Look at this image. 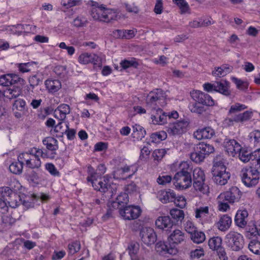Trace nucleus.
Instances as JSON below:
<instances>
[{"mask_svg": "<svg viewBox=\"0 0 260 260\" xmlns=\"http://www.w3.org/2000/svg\"><path fill=\"white\" fill-rule=\"evenodd\" d=\"M239 158L244 162H247L252 159V152L246 148L241 146V149L238 152Z\"/></svg>", "mask_w": 260, "mask_h": 260, "instance_id": "7c9ffc66", "label": "nucleus"}, {"mask_svg": "<svg viewBox=\"0 0 260 260\" xmlns=\"http://www.w3.org/2000/svg\"><path fill=\"white\" fill-rule=\"evenodd\" d=\"M157 197L161 203L166 204L175 200V193L170 189L161 190L158 192Z\"/></svg>", "mask_w": 260, "mask_h": 260, "instance_id": "aec40b11", "label": "nucleus"}, {"mask_svg": "<svg viewBox=\"0 0 260 260\" xmlns=\"http://www.w3.org/2000/svg\"><path fill=\"white\" fill-rule=\"evenodd\" d=\"M91 16L95 20L109 23L116 19L117 14L112 10L106 9L104 7H95L92 8Z\"/></svg>", "mask_w": 260, "mask_h": 260, "instance_id": "423d86ee", "label": "nucleus"}, {"mask_svg": "<svg viewBox=\"0 0 260 260\" xmlns=\"http://www.w3.org/2000/svg\"><path fill=\"white\" fill-rule=\"evenodd\" d=\"M214 135V129L210 127L199 129L193 134L194 137L199 140L204 139H211Z\"/></svg>", "mask_w": 260, "mask_h": 260, "instance_id": "b1692460", "label": "nucleus"}, {"mask_svg": "<svg viewBox=\"0 0 260 260\" xmlns=\"http://www.w3.org/2000/svg\"><path fill=\"white\" fill-rule=\"evenodd\" d=\"M34 64L33 62H28L26 63H22L18 64V69L21 73H27L31 71V67Z\"/></svg>", "mask_w": 260, "mask_h": 260, "instance_id": "bf43d9fd", "label": "nucleus"}, {"mask_svg": "<svg viewBox=\"0 0 260 260\" xmlns=\"http://www.w3.org/2000/svg\"><path fill=\"white\" fill-rule=\"evenodd\" d=\"M252 116V112L250 111H246L242 113L232 116L231 117H228L224 120L225 124L229 126L232 125L234 122H244L250 119Z\"/></svg>", "mask_w": 260, "mask_h": 260, "instance_id": "4468645a", "label": "nucleus"}, {"mask_svg": "<svg viewBox=\"0 0 260 260\" xmlns=\"http://www.w3.org/2000/svg\"><path fill=\"white\" fill-rule=\"evenodd\" d=\"M248 212L246 210H238L235 217V222L237 226L244 228L247 224Z\"/></svg>", "mask_w": 260, "mask_h": 260, "instance_id": "5701e85b", "label": "nucleus"}, {"mask_svg": "<svg viewBox=\"0 0 260 260\" xmlns=\"http://www.w3.org/2000/svg\"><path fill=\"white\" fill-rule=\"evenodd\" d=\"M225 151L229 155L235 156L241 149V145L234 139H225L224 142Z\"/></svg>", "mask_w": 260, "mask_h": 260, "instance_id": "2eb2a0df", "label": "nucleus"}, {"mask_svg": "<svg viewBox=\"0 0 260 260\" xmlns=\"http://www.w3.org/2000/svg\"><path fill=\"white\" fill-rule=\"evenodd\" d=\"M225 166L221 162H216L214 164L212 174L213 180L216 184L224 185L230 178V173L226 171Z\"/></svg>", "mask_w": 260, "mask_h": 260, "instance_id": "0eeeda50", "label": "nucleus"}, {"mask_svg": "<svg viewBox=\"0 0 260 260\" xmlns=\"http://www.w3.org/2000/svg\"><path fill=\"white\" fill-rule=\"evenodd\" d=\"M204 254L205 252L204 249L202 247H199V248L191 251L190 256L192 259H198L204 256Z\"/></svg>", "mask_w": 260, "mask_h": 260, "instance_id": "864d4df0", "label": "nucleus"}, {"mask_svg": "<svg viewBox=\"0 0 260 260\" xmlns=\"http://www.w3.org/2000/svg\"><path fill=\"white\" fill-rule=\"evenodd\" d=\"M184 229L190 235L194 232H196V230H197V227L194 225L193 222L189 220L186 221L185 223Z\"/></svg>", "mask_w": 260, "mask_h": 260, "instance_id": "680f3d73", "label": "nucleus"}, {"mask_svg": "<svg viewBox=\"0 0 260 260\" xmlns=\"http://www.w3.org/2000/svg\"><path fill=\"white\" fill-rule=\"evenodd\" d=\"M54 72L55 74L61 78L66 77L67 71L65 66H58L54 68Z\"/></svg>", "mask_w": 260, "mask_h": 260, "instance_id": "6e6d98bb", "label": "nucleus"}, {"mask_svg": "<svg viewBox=\"0 0 260 260\" xmlns=\"http://www.w3.org/2000/svg\"><path fill=\"white\" fill-rule=\"evenodd\" d=\"M87 22L86 18L82 16H78L73 20V25L77 27H83Z\"/></svg>", "mask_w": 260, "mask_h": 260, "instance_id": "8fccbe9b", "label": "nucleus"}, {"mask_svg": "<svg viewBox=\"0 0 260 260\" xmlns=\"http://www.w3.org/2000/svg\"><path fill=\"white\" fill-rule=\"evenodd\" d=\"M166 94L160 89H156L149 93L146 97V102L148 107L155 110L160 107L166 105Z\"/></svg>", "mask_w": 260, "mask_h": 260, "instance_id": "20e7f679", "label": "nucleus"}, {"mask_svg": "<svg viewBox=\"0 0 260 260\" xmlns=\"http://www.w3.org/2000/svg\"><path fill=\"white\" fill-rule=\"evenodd\" d=\"M23 85L25 80L16 74H6L0 76V85L9 86L15 84Z\"/></svg>", "mask_w": 260, "mask_h": 260, "instance_id": "9b49d317", "label": "nucleus"}, {"mask_svg": "<svg viewBox=\"0 0 260 260\" xmlns=\"http://www.w3.org/2000/svg\"><path fill=\"white\" fill-rule=\"evenodd\" d=\"M40 157L42 158L48 157L46 150L33 147L30 148L28 152L19 154L18 158L21 161H23L24 165L27 168L34 169H38L41 166Z\"/></svg>", "mask_w": 260, "mask_h": 260, "instance_id": "f03ea898", "label": "nucleus"}, {"mask_svg": "<svg viewBox=\"0 0 260 260\" xmlns=\"http://www.w3.org/2000/svg\"><path fill=\"white\" fill-rule=\"evenodd\" d=\"M78 61L83 64H86L89 63H92L94 64L99 63L100 61V57L95 54L84 52L81 53L78 57Z\"/></svg>", "mask_w": 260, "mask_h": 260, "instance_id": "a211bd4d", "label": "nucleus"}, {"mask_svg": "<svg viewBox=\"0 0 260 260\" xmlns=\"http://www.w3.org/2000/svg\"><path fill=\"white\" fill-rule=\"evenodd\" d=\"M251 142H253L255 146L260 145V131L255 130L249 134V135Z\"/></svg>", "mask_w": 260, "mask_h": 260, "instance_id": "49530a36", "label": "nucleus"}, {"mask_svg": "<svg viewBox=\"0 0 260 260\" xmlns=\"http://www.w3.org/2000/svg\"><path fill=\"white\" fill-rule=\"evenodd\" d=\"M188 123L186 121H178L170 123L167 127V132L171 136L181 135L186 131Z\"/></svg>", "mask_w": 260, "mask_h": 260, "instance_id": "ddd939ff", "label": "nucleus"}, {"mask_svg": "<svg viewBox=\"0 0 260 260\" xmlns=\"http://www.w3.org/2000/svg\"><path fill=\"white\" fill-rule=\"evenodd\" d=\"M81 245L80 242L78 241H74L68 245L69 253L71 255H73L79 251Z\"/></svg>", "mask_w": 260, "mask_h": 260, "instance_id": "09e8293b", "label": "nucleus"}, {"mask_svg": "<svg viewBox=\"0 0 260 260\" xmlns=\"http://www.w3.org/2000/svg\"><path fill=\"white\" fill-rule=\"evenodd\" d=\"M241 176L243 183L249 187L256 185L259 179V174L257 170L252 167L242 169Z\"/></svg>", "mask_w": 260, "mask_h": 260, "instance_id": "6e6552de", "label": "nucleus"}, {"mask_svg": "<svg viewBox=\"0 0 260 260\" xmlns=\"http://www.w3.org/2000/svg\"><path fill=\"white\" fill-rule=\"evenodd\" d=\"M82 4V0H62L61 5L67 8H71Z\"/></svg>", "mask_w": 260, "mask_h": 260, "instance_id": "4d7b16f0", "label": "nucleus"}, {"mask_svg": "<svg viewBox=\"0 0 260 260\" xmlns=\"http://www.w3.org/2000/svg\"><path fill=\"white\" fill-rule=\"evenodd\" d=\"M174 224L173 221L169 216H159L155 221L156 227L166 231H171Z\"/></svg>", "mask_w": 260, "mask_h": 260, "instance_id": "dca6fc26", "label": "nucleus"}, {"mask_svg": "<svg viewBox=\"0 0 260 260\" xmlns=\"http://www.w3.org/2000/svg\"><path fill=\"white\" fill-rule=\"evenodd\" d=\"M190 238L194 243L200 244L205 240L206 236L204 232L197 230L196 232L190 235Z\"/></svg>", "mask_w": 260, "mask_h": 260, "instance_id": "ea45409f", "label": "nucleus"}, {"mask_svg": "<svg viewBox=\"0 0 260 260\" xmlns=\"http://www.w3.org/2000/svg\"><path fill=\"white\" fill-rule=\"evenodd\" d=\"M42 82V80L38 75H34L29 77V83L30 86L34 88Z\"/></svg>", "mask_w": 260, "mask_h": 260, "instance_id": "69168bd1", "label": "nucleus"}, {"mask_svg": "<svg viewBox=\"0 0 260 260\" xmlns=\"http://www.w3.org/2000/svg\"><path fill=\"white\" fill-rule=\"evenodd\" d=\"M91 184L95 190L101 192L106 193L108 192L111 183L110 182V178L107 176H105L100 180L95 179V181Z\"/></svg>", "mask_w": 260, "mask_h": 260, "instance_id": "f3484780", "label": "nucleus"}, {"mask_svg": "<svg viewBox=\"0 0 260 260\" xmlns=\"http://www.w3.org/2000/svg\"><path fill=\"white\" fill-rule=\"evenodd\" d=\"M209 208L208 206L200 207L195 210V217L201 220L205 219L209 214Z\"/></svg>", "mask_w": 260, "mask_h": 260, "instance_id": "58836bf2", "label": "nucleus"}, {"mask_svg": "<svg viewBox=\"0 0 260 260\" xmlns=\"http://www.w3.org/2000/svg\"><path fill=\"white\" fill-rule=\"evenodd\" d=\"M193 180H205V175L203 170L200 168H196L193 172Z\"/></svg>", "mask_w": 260, "mask_h": 260, "instance_id": "5fc2aeb1", "label": "nucleus"}, {"mask_svg": "<svg viewBox=\"0 0 260 260\" xmlns=\"http://www.w3.org/2000/svg\"><path fill=\"white\" fill-rule=\"evenodd\" d=\"M222 239L219 236H214L208 240L209 248L213 251H216L222 248Z\"/></svg>", "mask_w": 260, "mask_h": 260, "instance_id": "c85d7f7f", "label": "nucleus"}, {"mask_svg": "<svg viewBox=\"0 0 260 260\" xmlns=\"http://www.w3.org/2000/svg\"><path fill=\"white\" fill-rule=\"evenodd\" d=\"M120 215L125 220H132L137 218L141 214V209L138 206H125L123 208H119Z\"/></svg>", "mask_w": 260, "mask_h": 260, "instance_id": "9d476101", "label": "nucleus"}, {"mask_svg": "<svg viewBox=\"0 0 260 260\" xmlns=\"http://www.w3.org/2000/svg\"><path fill=\"white\" fill-rule=\"evenodd\" d=\"M153 110L151 118L154 124H163L167 122V113L164 112L160 108Z\"/></svg>", "mask_w": 260, "mask_h": 260, "instance_id": "6ab92c4d", "label": "nucleus"}, {"mask_svg": "<svg viewBox=\"0 0 260 260\" xmlns=\"http://www.w3.org/2000/svg\"><path fill=\"white\" fill-rule=\"evenodd\" d=\"M128 202V194L126 192L120 193L116 198V202L119 205H121L122 207L125 206Z\"/></svg>", "mask_w": 260, "mask_h": 260, "instance_id": "3c124183", "label": "nucleus"}, {"mask_svg": "<svg viewBox=\"0 0 260 260\" xmlns=\"http://www.w3.org/2000/svg\"><path fill=\"white\" fill-rule=\"evenodd\" d=\"M22 93V88L20 86H13L12 88L7 89L4 92V95L9 99L18 98Z\"/></svg>", "mask_w": 260, "mask_h": 260, "instance_id": "cd10ccee", "label": "nucleus"}, {"mask_svg": "<svg viewBox=\"0 0 260 260\" xmlns=\"http://www.w3.org/2000/svg\"><path fill=\"white\" fill-rule=\"evenodd\" d=\"M242 192L236 186L231 187L229 190L221 193L218 197V200H225L229 203H234L239 201L241 197Z\"/></svg>", "mask_w": 260, "mask_h": 260, "instance_id": "1a4fd4ad", "label": "nucleus"}, {"mask_svg": "<svg viewBox=\"0 0 260 260\" xmlns=\"http://www.w3.org/2000/svg\"><path fill=\"white\" fill-rule=\"evenodd\" d=\"M185 240L184 233L179 229H175L168 237V240L173 244H179L183 242Z\"/></svg>", "mask_w": 260, "mask_h": 260, "instance_id": "412c9836", "label": "nucleus"}, {"mask_svg": "<svg viewBox=\"0 0 260 260\" xmlns=\"http://www.w3.org/2000/svg\"><path fill=\"white\" fill-rule=\"evenodd\" d=\"M166 151L164 149H158L155 150L153 153L152 156L155 160H160L165 156Z\"/></svg>", "mask_w": 260, "mask_h": 260, "instance_id": "0e129e2a", "label": "nucleus"}, {"mask_svg": "<svg viewBox=\"0 0 260 260\" xmlns=\"http://www.w3.org/2000/svg\"><path fill=\"white\" fill-rule=\"evenodd\" d=\"M167 138V132L160 131L158 133H153L150 136L151 141L154 143H157L165 140Z\"/></svg>", "mask_w": 260, "mask_h": 260, "instance_id": "a19ab883", "label": "nucleus"}, {"mask_svg": "<svg viewBox=\"0 0 260 260\" xmlns=\"http://www.w3.org/2000/svg\"><path fill=\"white\" fill-rule=\"evenodd\" d=\"M140 236L142 242L148 246L153 244L157 240L156 234L151 228H143L140 231Z\"/></svg>", "mask_w": 260, "mask_h": 260, "instance_id": "f8f14e48", "label": "nucleus"}, {"mask_svg": "<svg viewBox=\"0 0 260 260\" xmlns=\"http://www.w3.org/2000/svg\"><path fill=\"white\" fill-rule=\"evenodd\" d=\"M13 109L16 110L22 113H26L27 110L25 101L21 99L15 100L13 105Z\"/></svg>", "mask_w": 260, "mask_h": 260, "instance_id": "4c0bfd02", "label": "nucleus"}, {"mask_svg": "<svg viewBox=\"0 0 260 260\" xmlns=\"http://www.w3.org/2000/svg\"><path fill=\"white\" fill-rule=\"evenodd\" d=\"M225 243L230 250L234 251H239L244 246V238L243 236L235 231L229 232L224 238Z\"/></svg>", "mask_w": 260, "mask_h": 260, "instance_id": "39448f33", "label": "nucleus"}, {"mask_svg": "<svg viewBox=\"0 0 260 260\" xmlns=\"http://www.w3.org/2000/svg\"><path fill=\"white\" fill-rule=\"evenodd\" d=\"M248 248L252 253L257 255L260 254V241L257 240L250 241L248 244Z\"/></svg>", "mask_w": 260, "mask_h": 260, "instance_id": "a18cd8bd", "label": "nucleus"}, {"mask_svg": "<svg viewBox=\"0 0 260 260\" xmlns=\"http://www.w3.org/2000/svg\"><path fill=\"white\" fill-rule=\"evenodd\" d=\"M232 222V218L230 216L226 214L223 215L220 217L219 221L217 222L216 226L219 231L225 232L231 227Z\"/></svg>", "mask_w": 260, "mask_h": 260, "instance_id": "a878e982", "label": "nucleus"}, {"mask_svg": "<svg viewBox=\"0 0 260 260\" xmlns=\"http://www.w3.org/2000/svg\"><path fill=\"white\" fill-rule=\"evenodd\" d=\"M190 157L193 161L196 163L203 161L205 158L200 150H197V147L196 146L194 148V152L190 153Z\"/></svg>", "mask_w": 260, "mask_h": 260, "instance_id": "79ce46f5", "label": "nucleus"}, {"mask_svg": "<svg viewBox=\"0 0 260 260\" xmlns=\"http://www.w3.org/2000/svg\"><path fill=\"white\" fill-rule=\"evenodd\" d=\"M133 132L132 136L137 140H141L144 138L146 131L144 128L139 124H136L133 126Z\"/></svg>", "mask_w": 260, "mask_h": 260, "instance_id": "2f4dec72", "label": "nucleus"}, {"mask_svg": "<svg viewBox=\"0 0 260 260\" xmlns=\"http://www.w3.org/2000/svg\"><path fill=\"white\" fill-rule=\"evenodd\" d=\"M18 159L17 162H12L9 166V170L11 172L14 174H20L22 172L23 167L24 165L23 161H21Z\"/></svg>", "mask_w": 260, "mask_h": 260, "instance_id": "e433bc0d", "label": "nucleus"}, {"mask_svg": "<svg viewBox=\"0 0 260 260\" xmlns=\"http://www.w3.org/2000/svg\"><path fill=\"white\" fill-rule=\"evenodd\" d=\"M13 199H11L9 201V205L12 208H15L18 207L19 205L20 197L16 192L13 193V195L11 197Z\"/></svg>", "mask_w": 260, "mask_h": 260, "instance_id": "338daca9", "label": "nucleus"}, {"mask_svg": "<svg viewBox=\"0 0 260 260\" xmlns=\"http://www.w3.org/2000/svg\"><path fill=\"white\" fill-rule=\"evenodd\" d=\"M87 173L88 176L87 177V180L88 182L92 183L96 179L97 173L95 172L94 169L91 166H89L87 167Z\"/></svg>", "mask_w": 260, "mask_h": 260, "instance_id": "13d9d810", "label": "nucleus"}, {"mask_svg": "<svg viewBox=\"0 0 260 260\" xmlns=\"http://www.w3.org/2000/svg\"><path fill=\"white\" fill-rule=\"evenodd\" d=\"M43 143L49 150L56 151L58 148L57 140L53 137L46 138L43 141Z\"/></svg>", "mask_w": 260, "mask_h": 260, "instance_id": "c9c22d12", "label": "nucleus"}, {"mask_svg": "<svg viewBox=\"0 0 260 260\" xmlns=\"http://www.w3.org/2000/svg\"><path fill=\"white\" fill-rule=\"evenodd\" d=\"M252 165L257 170L260 169V149L252 152Z\"/></svg>", "mask_w": 260, "mask_h": 260, "instance_id": "de8ad7c7", "label": "nucleus"}, {"mask_svg": "<svg viewBox=\"0 0 260 260\" xmlns=\"http://www.w3.org/2000/svg\"><path fill=\"white\" fill-rule=\"evenodd\" d=\"M120 66L123 69H126L130 67L137 68L139 66V63L135 58H132L130 60L125 59L120 62Z\"/></svg>", "mask_w": 260, "mask_h": 260, "instance_id": "c03bdc74", "label": "nucleus"}, {"mask_svg": "<svg viewBox=\"0 0 260 260\" xmlns=\"http://www.w3.org/2000/svg\"><path fill=\"white\" fill-rule=\"evenodd\" d=\"M45 85L49 92L51 93L57 92L61 87V83L58 80H47Z\"/></svg>", "mask_w": 260, "mask_h": 260, "instance_id": "c756f323", "label": "nucleus"}, {"mask_svg": "<svg viewBox=\"0 0 260 260\" xmlns=\"http://www.w3.org/2000/svg\"><path fill=\"white\" fill-rule=\"evenodd\" d=\"M15 192L13 191L10 187L4 186L0 187V194L3 198L6 197H11L13 193Z\"/></svg>", "mask_w": 260, "mask_h": 260, "instance_id": "e2e57ef3", "label": "nucleus"}, {"mask_svg": "<svg viewBox=\"0 0 260 260\" xmlns=\"http://www.w3.org/2000/svg\"><path fill=\"white\" fill-rule=\"evenodd\" d=\"M180 9L182 13H185L188 9V5L185 0H173Z\"/></svg>", "mask_w": 260, "mask_h": 260, "instance_id": "052dcab7", "label": "nucleus"}, {"mask_svg": "<svg viewBox=\"0 0 260 260\" xmlns=\"http://www.w3.org/2000/svg\"><path fill=\"white\" fill-rule=\"evenodd\" d=\"M191 170L186 161H182L179 166V171L174 176V184L176 189L185 190L191 186L192 180Z\"/></svg>", "mask_w": 260, "mask_h": 260, "instance_id": "7ed1b4c3", "label": "nucleus"}, {"mask_svg": "<svg viewBox=\"0 0 260 260\" xmlns=\"http://www.w3.org/2000/svg\"><path fill=\"white\" fill-rule=\"evenodd\" d=\"M172 217L177 222H181L184 218V213L183 210L177 208L172 209L170 212Z\"/></svg>", "mask_w": 260, "mask_h": 260, "instance_id": "37998d69", "label": "nucleus"}, {"mask_svg": "<svg viewBox=\"0 0 260 260\" xmlns=\"http://www.w3.org/2000/svg\"><path fill=\"white\" fill-rule=\"evenodd\" d=\"M215 91L228 96L231 94L230 83L225 80L222 79L215 82Z\"/></svg>", "mask_w": 260, "mask_h": 260, "instance_id": "393cba45", "label": "nucleus"}, {"mask_svg": "<svg viewBox=\"0 0 260 260\" xmlns=\"http://www.w3.org/2000/svg\"><path fill=\"white\" fill-rule=\"evenodd\" d=\"M247 108L245 105L237 103L231 106L229 111V114L232 115L237 112H240Z\"/></svg>", "mask_w": 260, "mask_h": 260, "instance_id": "603ef678", "label": "nucleus"}, {"mask_svg": "<svg viewBox=\"0 0 260 260\" xmlns=\"http://www.w3.org/2000/svg\"><path fill=\"white\" fill-rule=\"evenodd\" d=\"M156 248L157 251L159 252H163L164 254H170L171 255H175L178 252L177 248L172 247L171 245L168 246L166 245L165 242L159 241L156 244Z\"/></svg>", "mask_w": 260, "mask_h": 260, "instance_id": "bb28decb", "label": "nucleus"}, {"mask_svg": "<svg viewBox=\"0 0 260 260\" xmlns=\"http://www.w3.org/2000/svg\"><path fill=\"white\" fill-rule=\"evenodd\" d=\"M71 109L70 106L66 104L60 105L54 111V117L60 121H63L67 116V115L70 113Z\"/></svg>", "mask_w": 260, "mask_h": 260, "instance_id": "4be33fe9", "label": "nucleus"}, {"mask_svg": "<svg viewBox=\"0 0 260 260\" xmlns=\"http://www.w3.org/2000/svg\"><path fill=\"white\" fill-rule=\"evenodd\" d=\"M69 122L66 123V129L64 130V133L67 136V138L70 140H72L75 137L76 131L74 129H71L69 128Z\"/></svg>", "mask_w": 260, "mask_h": 260, "instance_id": "774afa93", "label": "nucleus"}, {"mask_svg": "<svg viewBox=\"0 0 260 260\" xmlns=\"http://www.w3.org/2000/svg\"><path fill=\"white\" fill-rule=\"evenodd\" d=\"M205 180L193 181V186L196 191L202 194H207L209 192V186L204 183Z\"/></svg>", "mask_w": 260, "mask_h": 260, "instance_id": "f704fd0d", "label": "nucleus"}, {"mask_svg": "<svg viewBox=\"0 0 260 260\" xmlns=\"http://www.w3.org/2000/svg\"><path fill=\"white\" fill-rule=\"evenodd\" d=\"M246 229L250 238L260 237V224H256L254 222L249 223Z\"/></svg>", "mask_w": 260, "mask_h": 260, "instance_id": "72a5a7b5", "label": "nucleus"}, {"mask_svg": "<svg viewBox=\"0 0 260 260\" xmlns=\"http://www.w3.org/2000/svg\"><path fill=\"white\" fill-rule=\"evenodd\" d=\"M196 146L197 147V150H200V151H201V153L203 154L205 157L214 151V147L209 144L200 143L199 144L197 145Z\"/></svg>", "mask_w": 260, "mask_h": 260, "instance_id": "473e14b6", "label": "nucleus"}, {"mask_svg": "<svg viewBox=\"0 0 260 260\" xmlns=\"http://www.w3.org/2000/svg\"><path fill=\"white\" fill-rule=\"evenodd\" d=\"M194 103L189 106L190 111L198 114H202L206 110L205 106H213L214 101L208 94L200 90H193L190 92Z\"/></svg>", "mask_w": 260, "mask_h": 260, "instance_id": "f257e3e1", "label": "nucleus"}]
</instances>
